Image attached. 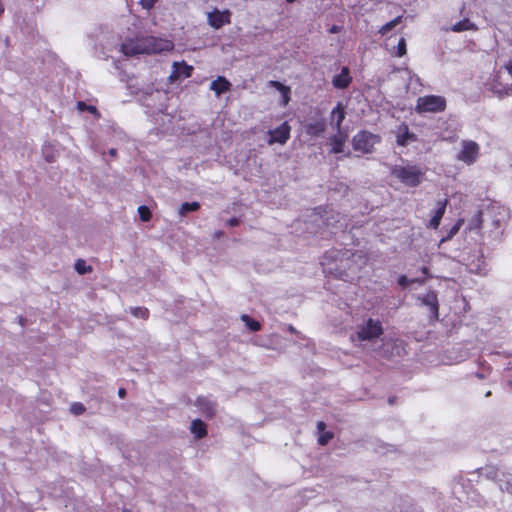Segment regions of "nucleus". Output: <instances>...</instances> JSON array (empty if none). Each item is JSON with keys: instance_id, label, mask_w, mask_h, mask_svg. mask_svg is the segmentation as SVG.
Returning <instances> with one entry per match:
<instances>
[{"instance_id": "f257e3e1", "label": "nucleus", "mask_w": 512, "mask_h": 512, "mask_svg": "<svg viewBox=\"0 0 512 512\" xmlns=\"http://www.w3.org/2000/svg\"><path fill=\"white\" fill-rule=\"evenodd\" d=\"M423 171L419 166H395L392 175L407 186L415 187L421 183Z\"/></svg>"}, {"instance_id": "f03ea898", "label": "nucleus", "mask_w": 512, "mask_h": 512, "mask_svg": "<svg viewBox=\"0 0 512 512\" xmlns=\"http://www.w3.org/2000/svg\"><path fill=\"white\" fill-rule=\"evenodd\" d=\"M446 108L445 98L438 95H426L417 99L416 111L418 113H437Z\"/></svg>"}, {"instance_id": "7ed1b4c3", "label": "nucleus", "mask_w": 512, "mask_h": 512, "mask_svg": "<svg viewBox=\"0 0 512 512\" xmlns=\"http://www.w3.org/2000/svg\"><path fill=\"white\" fill-rule=\"evenodd\" d=\"M380 142V137L367 131L358 132L352 140L353 149L361 153H371L375 144Z\"/></svg>"}, {"instance_id": "20e7f679", "label": "nucleus", "mask_w": 512, "mask_h": 512, "mask_svg": "<svg viewBox=\"0 0 512 512\" xmlns=\"http://www.w3.org/2000/svg\"><path fill=\"white\" fill-rule=\"evenodd\" d=\"M357 338L361 341H372L383 334L381 322L369 318L363 324L358 326Z\"/></svg>"}, {"instance_id": "39448f33", "label": "nucleus", "mask_w": 512, "mask_h": 512, "mask_svg": "<svg viewBox=\"0 0 512 512\" xmlns=\"http://www.w3.org/2000/svg\"><path fill=\"white\" fill-rule=\"evenodd\" d=\"M144 54H157L171 51L174 44L171 40L153 36L142 37Z\"/></svg>"}, {"instance_id": "423d86ee", "label": "nucleus", "mask_w": 512, "mask_h": 512, "mask_svg": "<svg viewBox=\"0 0 512 512\" xmlns=\"http://www.w3.org/2000/svg\"><path fill=\"white\" fill-rule=\"evenodd\" d=\"M461 146L462 148L457 155V159L467 165L473 164L479 156V145L472 140H463Z\"/></svg>"}, {"instance_id": "0eeeda50", "label": "nucleus", "mask_w": 512, "mask_h": 512, "mask_svg": "<svg viewBox=\"0 0 512 512\" xmlns=\"http://www.w3.org/2000/svg\"><path fill=\"white\" fill-rule=\"evenodd\" d=\"M208 24L214 29H220L226 24L231 22V13L229 10L220 11L215 8L213 11L207 13Z\"/></svg>"}, {"instance_id": "6e6552de", "label": "nucleus", "mask_w": 512, "mask_h": 512, "mask_svg": "<svg viewBox=\"0 0 512 512\" xmlns=\"http://www.w3.org/2000/svg\"><path fill=\"white\" fill-rule=\"evenodd\" d=\"M290 131L291 127L289 124L287 122H283L280 126L268 132L270 137L267 140V143L269 145H273L275 143H279L281 145L285 144L290 138Z\"/></svg>"}, {"instance_id": "1a4fd4ad", "label": "nucleus", "mask_w": 512, "mask_h": 512, "mask_svg": "<svg viewBox=\"0 0 512 512\" xmlns=\"http://www.w3.org/2000/svg\"><path fill=\"white\" fill-rule=\"evenodd\" d=\"M486 213L495 230L499 229L508 218V210L500 205H491Z\"/></svg>"}, {"instance_id": "9d476101", "label": "nucleus", "mask_w": 512, "mask_h": 512, "mask_svg": "<svg viewBox=\"0 0 512 512\" xmlns=\"http://www.w3.org/2000/svg\"><path fill=\"white\" fill-rule=\"evenodd\" d=\"M121 51L125 56H136L144 54L142 37L128 39L121 44Z\"/></svg>"}, {"instance_id": "9b49d317", "label": "nucleus", "mask_w": 512, "mask_h": 512, "mask_svg": "<svg viewBox=\"0 0 512 512\" xmlns=\"http://www.w3.org/2000/svg\"><path fill=\"white\" fill-rule=\"evenodd\" d=\"M346 112L343 104L341 102L337 103V105L333 108L330 113L329 122L330 125L337 130V132H344L342 130V123L345 119Z\"/></svg>"}, {"instance_id": "f8f14e48", "label": "nucleus", "mask_w": 512, "mask_h": 512, "mask_svg": "<svg viewBox=\"0 0 512 512\" xmlns=\"http://www.w3.org/2000/svg\"><path fill=\"white\" fill-rule=\"evenodd\" d=\"M325 130H326V121L323 118L311 119L305 125V133L312 137L323 136Z\"/></svg>"}, {"instance_id": "ddd939ff", "label": "nucleus", "mask_w": 512, "mask_h": 512, "mask_svg": "<svg viewBox=\"0 0 512 512\" xmlns=\"http://www.w3.org/2000/svg\"><path fill=\"white\" fill-rule=\"evenodd\" d=\"M195 405L199 408L202 414L208 418H212L216 411V403L208 397H198Z\"/></svg>"}, {"instance_id": "4468645a", "label": "nucleus", "mask_w": 512, "mask_h": 512, "mask_svg": "<svg viewBox=\"0 0 512 512\" xmlns=\"http://www.w3.org/2000/svg\"><path fill=\"white\" fill-rule=\"evenodd\" d=\"M421 303L429 308L431 311L432 317L434 319H438L439 316V308H438V298L435 292H428L427 294L419 297Z\"/></svg>"}, {"instance_id": "2eb2a0df", "label": "nucleus", "mask_w": 512, "mask_h": 512, "mask_svg": "<svg viewBox=\"0 0 512 512\" xmlns=\"http://www.w3.org/2000/svg\"><path fill=\"white\" fill-rule=\"evenodd\" d=\"M477 473L479 474V477L495 481L499 484V479L502 478V474H505V472L501 471L496 466L487 465L484 467H481L477 470Z\"/></svg>"}, {"instance_id": "dca6fc26", "label": "nucleus", "mask_w": 512, "mask_h": 512, "mask_svg": "<svg viewBox=\"0 0 512 512\" xmlns=\"http://www.w3.org/2000/svg\"><path fill=\"white\" fill-rule=\"evenodd\" d=\"M467 267L471 273L480 275L485 274L486 263L483 259V254L478 252L476 255H474L473 258L467 262Z\"/></svg>"}, {"instance_id": "f3484780", "label": "nucleus", "mask_w": 512, "mask_h": 512, "mask_svg": "<svg viewBox=\"0 0 512 512\" xmlns=\"http://www.w3.org/2000/svg\"><path fill=\"white\" fill-rule=\"evenodd\" d=\"M193 68L186 63L182 62H174L173 63V71L171 75L169 76V79L171 81L178 80L180 77H190L192 73Z\"/></svg>"}, {"instance_id": "a211bd4d", "label": "nucleus", "mask_w": 512, "mask_h": 512, "mask_svg": "<svg viewBox=\"0 0 512 512\" xmlns=\"http://www.w3.org/2000/svg\"><path fill=\"white\" fill-rule=\"evenodd\" d=\"M352 81L348 67H342L341 73L335 75L332 79V84L335 88L345 89Z\"/></svg>"}, {"instance_id": "6ab92c4d", "label": "nucleus", "mask_w": 512, "mask_h": 512, "mask_svg": "<svg viewBox=\"0 0 512 512\" xmlns=\"http://www.w3.org/2000/svg\"><path fill=\"white\" fill-rule=\"evenodd\" d=\"M347 139V134L345 132H337L335 135L329 138V143L331 145V153L338 154L343 152L344 144Z\"/></svg>"}, {"instance_id": "aec40b11", "label": "nucleus", "mask_w": 512, "mask_h": 512, "mask_svg": "<svg viewBox=\"0 0 512 512\" xmlns=\"http://www.w3.org/2000/svg\"><path fill=\"white\" fill-rule=\"evenodd\" d=\"M416 135L409 131L407 125H401L398 129L396 142L400 146H406L409 142L415 141Z\"/></svg>"}, {"instance_id": "412c9836", "label": "nucleus", "mask_w": 512, "mask_h": 512, "mask_svg": "<svg viewBox=\"0 0 512 512\" xmlns=\"http://www.w3.org/2000/svg\"><path fill=\"white\" fill-rule=\"evenodd\" d=\"M230 87L231 83L222 76H219L210 84V89L215 92L216 96H220L222 93L229 91Z\"/></svg>"}, {"instance_id": "4be33fe9", "label": "nucleus", "mask_w": 512, "mask_h": 512, "mask_svg": "<svg viewBox=\"0 0 512 512\" xmlns=\"http://www.w3.org/2000/svg\"><path fill=\"white\" fill-rule=\"evenodd\" d=\"M448 200L444 199L438 203L439 207L435 211V214L430 219L429 226L433 229H437L440 225L441 219L445 213Z\"/></svg>"}, {"instance_id": "5701e85b", "label": "nucleus", "mask_w": 512, "mask_h": 512, "mask_svg": "<svg viewBox=\"0 0 512 512\" xmlns=\"http://www.w3.org/2000/svg\"><path fill=\"white\" fill-rule=\"evenodd\" d=\"M190 431L197 439H201L207 434L206 425L200 419H195L191 422Z\"/></svg>"}, {"instance_id": "b1692460", "label": "nucleus", "mask_w": 512, "mask_h": 512, "mask_svg": "<svg viewBox=\"0 0 512 512\" xmlns=\"http://www.w3.org/2000/svg\"><path fill=\"white\" fill-rule=\"evenodd\" d=\"M269 85L276 88L281 93L283 105H287L290 100V88L278 81H270Z\"/></svg>"}, {"instance_id": "393cba45", "label": "nucleus", "mask_w": 512, "mask_h": 512, "mask_svg": "<svg viewBox=\"0 0 512 512\" xmlns=\"http://www.w3.org/2000/svg\"><path fill=\"white\" fill-rule=\"evenodd\" d=\"M499 488L512 496V474H502V478L499 479Z\"/></svg>"}, {"instance_id": "a878e982", "label": "nucleus", "mask_w": 512, "mask_h": 512, "mask_svg": "<svg viewBox=\"0 0 512 512\" xmlns=\"http://www.w3.org/2000/svg\"><path fill=\"white\" fill-rule=\"evenodd\" d=\"M200 208V204L198 202H185L179 208V215L184 217L188 212L197 211Z\"/></svg>"}, {"instance_id": "bb28decb", "label": "nucleus", "mask_w": 512, "mask_h": 512, "mask_svg": "<svg viewBox=\"0 0 512 512\" xmlns=\"http://www.w3.org/2000/svg\"><path fill=\"white\" fill-rule=\"evenodd\" d=\"M401 21H402V16H397L393 20H391V21L387 22L386 24H384L383 26H381L378 32L381 35H385L388 32H390L392 29H394L399 23H401Z\"/></svg>"}, {"instance_id": "cd10ccee", "label": "nucleus", "mask_w": 512, "mask_h": 512, "mask_svg": "<svg viewBox=\"0 0 512 512\" xmlns=\"http://www.w3.org/2000/svg\"><path fill=\"white\" fill-rule=\"evenodd\" d=\"M473 28L474 25L468 19L461 20L452 26V30L455 32H462Z\"/></svg>"}, {"instance_id": "c85d7f7f", "label": "nucleus", "mask_w": 512, "mask_h": 512, "mask_svg": "<svg viewBox=\"0 0 512 512\" xmlns=\"http://www.w3.org/2000/svg\"><path fill=\"white\" fill-rule=\"evenodd\" d=\"M463 223H464V219H459V220H458V221H457V222H456V223H455V224L450 228V230L448 231L447 235H446L444 238H442V240H441V241H442V242H444V241L450 240L453 236H455V235L459 232V230H460V228H461V226H462V224H463Z\"/></svg>"}, {"instance_id": "c756f323", "label": "nucleus", "mask_w": 512, "mask_h": 512, "mask_svg": "<svg viewBox=\"0 0 512 512\" xmlns=\"http://www.w3.org/2000/svg\"><path fill=\"white\" fill-rule=\"evenodd\" d=\"M241 319L244 321V323L246 324V326L248 327L249 330H251V331L260 330V328H261L260 323L256 320L252 319L248 315H242Z\"/></svg>"}, {"instance_id": "7c9ffc66", "label": "nucleus", "mask_w": 512, "mask_h": 512, "mask_svg": "<svg viewBox=\"0 0 512 512\" xmlns=\"http://www.w3.org/2000/svg\"><path fill=\"white\" fill-rule=\"evenodd\" d=\"M482 212L478 211L469 221V229H479L482 225L483 219H482Z\"/></svg>"}, {"instance_id": "2f4dec72", "label": "nucleus", "mask_w": 512, "mask_h": 512, "mask_svg": "<svg viewBox=\"0 0 512 512\" xmlns=\"http://www.w3.org/2000/svg\"><path fill=\"white\" fill-rule=\"evenodd\" d=\"M75 270L83 275L92 271V267L87 265L83 259H78L75 263Z\"/></svg>"}, {"instance_id": "473e14b6", "label": "nucleus", "mask_w": 512, "mask_h": 512, "mask_svg": "<svg viewBox=\"0 0 512 512\" xmlns=\"http://www.w3.org/2000/svg\"><path fill=\"white\" fill-rule=\"evenodd\" d=\"M334 437V434L332 432H329V431H324L322 433L319 434V437H318V444L321 445V446H324L326 444H328V442Z\"/></svg>"}, {"instance_id": "72a5a7b5", "label": "nucleus", "mask_w": 512, "mask_h": 512, "mask_svg": "<svg viewBox=\"0 0 512 512\" xmlns=\"http://www.w3.org/2000/svg\"><path fill=\"white\" fill-rule=\"evenodd\" d=\"M407 50H406V40L405 38H400L399 41H398V45L396 47V52H395V55L397 57H402L406 54Z\"/></svg>"}, {"instance_id": "f704fd0d", "label": "nucleus", "mask_w": 512, "mask_h": 512, "mask_svg": "<svg viewBox=\"0 0 512 512\" xmlns=\"http://www.w3.org/2000/svg\"><path fill=\"white\" fill-rule=\"evenodd\" d=\"M77 108L79 111H89L92 114H98V111L95 106L87 105L82 101L77 102Z\"/></svg>"}, {"instance_id": "c9c22d12", "label": "nucleus", "mask_w": 512, "mask_h": 512, "mask_svg": "<svg viewBox=\"0 0 512 512\" xmlns=\"http://www.w3.org/2000/svg\"><path fill=\"white\" fill-rule=\"evenodd\" d=\"M70 411L74 415H81L85 412V407L82 403L75 402L71 405Z\"/></svg>"}, {"instance_id": "e433bc0d", "label": "nucleus", "mask_w": 512, "mask_h": 512, "mask_svg": "<svg viewBox=\"0 0 512 512\" xmlns=\"http://www.w3.org/2000/svg\"><path fill=\"white\" fill-rule=\"evenodd\" d=\"M138 212L142 221H148L151 217V212L146 206H140Z\"/></svg>"}, {"instance_id": "4c0bfd02", "label": "nucleus", "mask_w": 512, "mask_h": 512, "mask_svg": "<svg viewBox=\"0 0 512 512\" xmlns=\"http://www.w3.org/2000/svg\"><path fill=\"white\" fill-rule=\"evenodd\" d=\"M131 313L139 318H146L148 316V310L141 307L131 308Z\"/></svg>"}, {"instance_id": "58836bf2", "label": "nucleus", "mask_w": 512, "mask_h": 512, "mask_svg": "<svg viewBox=\"0 0 512 512\" xmlns=\"http://www.w3.org/2000/svg\"><path fill=\"white\" fill-rule=\"evenodd\" d=\"M157 1L158 0H140V4L144 9L150 10Z\"/></svg>"}, {"instance_id": "ea45409f", "label": "nucleus", "mask_w": 512, "mask_h": 512, "mask_svg": "<svg viewBox=\"0 0 512 512\" xmlns=\"http://www.w3.org/2000/svg\"><path fill=\"white\" fill-rule=\"evenodd\" d=\"M398 283L400 286H407L408 284L411 283V281L406 277V276H401L398 280Z\"/></svg>"}, {"instance_id": "a19ab883", "label": "nucleus", "mask_w": 512, "mask_h": 512, "mask_svg": "<svg viewBox=\"0 0 512 512\" xmlns=\"http://www.w3.org/2000/svg\"><path fill=\"white\" fill-rule=\"evenodd\" d=\"M325 428H326V424L323 421H319L317 423V430H318L319 434L324 432Z\"/></svg>"}, {"instance_id": "79ce46f5", "label": "nucleus", "mask_w": 512, "mask_h": 512, "mask_svg": "<svg viewBox=\"0 0 512 512\" xmlns=\"http://www.w3.org/2000/svg\"><path fill=\"white\" fill-rule=\"evenodd\" d=\"M239 224V220L237 218H231L227 221V225L234 227Z\"/></svg>"}, {"instance_id": "37998d69", "label": "nucleus", "mask_w": 512, "mask_h": 512, "mask_svg": "<svg viewBox=\"0 0 512 512\" xmlns=\"http://www.w3.org/2000/svg\"><path fill=\"white\" fill-rule=\"evenodd\" d=\"M340 30H341V27H340V26L333 25V26L330 28L329 32H330V33H338V32H340Z\"/></svg>"}, {"instance_id": "c03bdc74", "label": "nucleus", "mask_w": 512, "mask_h": 512, "mask_svg": "<svg viewBox=\"0 0 512 512\" xmlns=\"http://www.w3.org/2000/svg\"><path fill=\"white\" fill-rule=\"evenodd\" d=\"M118 395L120 398H124V396L126 395V390L124 388H120L118 390Z\"/></svg>"}, {"instance_id": "a18cd8bd", "label": "nucleus", "mask_w": 512, "mask_h": 512, "mask_svg": "<svg viewBox=\"0 0 512 512\" xmlns=\"http://www.w3.org/2000/svg\"><path fill=\"white\" fill-rule=\"evenodd\" d=\"M109 154H110V155H112V156H114V155L116 154V150H115V149H111V150L109 151Z\"/></svg>"}, {"instance_id": "49530a36", "label": "nucleus", "mask_w": 512, "mask_h": 512, "mask_svg": "<svg viewBox=\"0 0 512 512\" xmlns=\"http://www.w3.org/2000/svg\"><path fill=\"white\" fill-rule=\"evenodd\" d=\"M222 234H223V232L219 231V232H217V233L215 234V237H220V236H222Z\"/></svg>"}, {"instance_id": "de8ad7c7", "label": "nucleus", "mask_w": 512, "mask_h": 512, "mask_svg": "<svg viewBox=\"0 0 512 512\" xmlns=\"http://www.w3.org/2000/svg\"><path fill=\"white\" fill-rule=\"evenodd\" d=\"M154 93H155L156 95H160V94H161V92H160V91H158V90H156Z\"/></svg>"}, {"instance_id": "09e8293b", "label": "nucleus", "mask_w": 512, "mask_h": 512, "mask_svg": "<svg viewBox=\"0 0 512 512\" xmlns=\"http://www.w3.org/2000/svg\"><path fill=\"white\" fill-rule=\"evenodd\" d=\"M490 395H491V391H488V392L486 393V397H488V396H490Z\"/></svg>"}, {"instance_id": "8fccbe9b", "label": "nucleus", "mask_w": 512, "mask_h": 512, "mask_svg": "<svg viewBox=\"0 0 512 512\" xmlns=\"http://www.w3.org/2000/svg\"><path fill=\"white\" fill-rule=\"evenodd\" d=\"M508 384H509L510 386H512V379H510V380L508 381Z\"/></svg>"}]
</instances>
